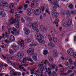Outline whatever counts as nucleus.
I'll return each mask as SVG.
<instances>
[{"label": "nucleus", "mask_w": 76, "mask_h": 76, "mask_svg": "<svg viewBox=\"0 0 76 76\" xmlns=\"http://www.w3.org/2000/svg\"><path fill=\"white\" fill-rule=\"evenodd\" d=\"M61 15L62 16L65 15V12H62L61 14Z\"/></svg>", "instance_id": "nucleus-60"}, {"label": "nucleus", "mask_w": 76, "mask_h": 76, "mask_svg": "<svg viewBox=\"0 0 76 76\" xmlns=\"http://www.w3.org/2000/svg\"><path fill=\"white\" fill-rule=\"evenodd\" d=\"M2 56L3 58H4V59H6V57L5 56L3 55H2Z\"/></svg>", "instance_id": "nucleus-58"}, {"label": "nucleus", "mask_w": 76, "mask_h": 76, "mask_svg": "<svg viewBox=\"0 0 76 76\" xmlns=\"http://www.w3.org/2000/svg\"><path fill=\"white\" fill-rule=\"evenodd\" d=\"M69 61L70 63V64L72 65V63L73 62V61H72V58H70L69 59Z\"/></svg>", "instance_id": "nucleus-37"}, {"label": "nucleus", "mask_w": 76, "mask_h": 76, "mask_svg": "<svg viewBox=\"0 0 76 76\" xmlns=\"http://www.w3.org/2000/svg\"><path fill=\"white\" fill-rule=\"evenodd\" d=\"M30 45L31 46H33V47H35V46H37V45H38V43L36 42H34L31 43Z\"/></svg>", "instance_id": "nucleus-22"}, {"label": "nucleus", "mask_w": 76, "mask_h": 76, "mask_svg": "<svg viewBox=\"0 0 76 76\" xmlns=\"http://www.w3.org/2000/svg\"><path fill=\"white\" fill-rule=\"evenodd\" d=\"M13 12H14V10L13 9H12L10 11V12L11 13H13Z\"/></svg>", "instance_id": "nucleus-56"}, {"label": "nucleus", "mask_w": 76, "mask_h": 76, "mask_svg": "<svg viewBox=\"0 0 76 76\" xmlns=\"http://www.w3.org/2000/svg\"><path fill=\"white\" fill-rule=\"evenodd\" d=\"M49 60L50 61V62H52V61H53V58L52 57H50L49 58Z\"/></svg>", "instance_id": "nucleus-40"}, {"label": "nucleus", "mask_w": 76, "mask_h": 76, "mask_svg": "<svg viewBox=\"0 0 76 76\" xmlns=\"http://www.w3.org/2000/svg\"><path fill=\"white\" fill-rule=\"evenodd\" d=\"M71 66H68L66 67V69L67 70H70Z\"/></svg>", "instance_id": "nucleus-52"}, {"label": "nucleus", "mask_w": 76, "mask_h": 76, "mask_svg": "<svg viewBox=\"0 0 76 76\" xmlns=\"http://www.w3.org/2000/svg\"><path fill=\"white\" fill-rule=\"evenodd\" d=\"M31 55H30V56L28 58H23V60L22 62H21V64H22V65H25L26 64V61H27L28 60V61H33V60L32 59V58H31Z\"/></svg>", "instance_id": "nucleus-5"}, {"label": "nucleus", "mask_w": 76, "mask_h": 76, "mask_svg": "<svg viewBox=\"0 0 76 76\" xmlns=\"http://www.w3.org/2000/svg\"><path fill=\"white\" fill-rule=\"evenodd\" d=\"M53 41L55 42H57V39L56 38L53 37Z\"/></svg>", "instance_id": "nucleus-34"}, {"label": "nucleus", "mask_w": 76, "mask_h": 76, "mask_svg": "<svg viewBox=\"0 0 76 76\" xmlns=\"http://www.w3.org/2000/svg\"><path fill=\"white\" fill-rule=\"evenodd\" d=\"M42 12H44V10H45V8L44 7H42Z\"/></svg>", "instance_id": "nucleus-53"}, {"label": "nucleus", "mask_w": 76, "mask_h": 76, "mask_svg": "<svg viewBox=\"0 0 76 76\" xmlns=\"http://www.w3.org/2000/svg\"><path fill=\"white\" fill-rule=\"evenodd\" d=\"M70 9H73V5L72 4H70L68 6Z\"/></svg>", "instance_id": "nucleus-31"}, {"label": "nucleus", "mask_w": 76, "mask_h": 76, "mask_svg": "<svg viewBox=\"0 0 76 76\" xmlns=\"http://www.w3.org/2000/svg\"><path fill=\"white\" fill-rule=\"evenodd\" d=\"M63 68H61L60 69H59L58 71L62 73V72H63Z\"/></svg>", "instance_id": "nucleus-42"}, {"label": "nucleus", "mask_w": 76, "mask_h": 76, "mask_svg": "<svg viewBox=\"0 0 76 76\" xmlns=\"http://www.w3.org/2000/svg\"><path fill=\"white\" fill-rule=\"evenodd\" d=\"M43 73H44V71H41V74H40V76H43Z\"/></svg>", "instance_id": "nucleus-55"}, {"label": "nucleus", "mask_w": 76, "mask_h": 76, "mask_svg": "<svg viewBox=\"0 0 76 76\" xmlns=\"http://www.w3.org/2000/svg\"><path fill=\"white\" fill-rule=\"evenodd\" d=\"M24 30L25 31V33L26 35H28L30 33V30L28 29H27L26 28L24 27Z\"/></svg>", "instance_id": "nucleus-15"}, {"label": "nucleus", "mask_w": 76, "mask_h": 76, "mask_svg": "<svg viewBox=\"0 0 76 76\" xmlns=\"http://www.w3.org/2000/svg\"><path fill=\"white\" fill-rule=\"evenodd\" d=\"M32 10V9L31 8H29L27 9V13L28 15V16H31V11Z\"/></svg>", "instance_id": "nucleus-17"}, {"label": "nucleus", "mask_w": 76, "mask_h": 76, "mask_svg": "<svg viewBox=\"0 0 76 76\" xmlns=\"http://www.w3.org/2000/svg\"><path fill=\"white\" fill-rule=\"evenodd\" d=\"M38 66L39 67H41L40 68L41 71H44V70H46L47 72H48V69L45 66H44L43 64H39Z\"/></svg>", "instance_id": "nucleus-7"}, {"label": "nucleus", "mask_w": 76, "mask_h": 76, "mask_svg": "<svg viewBox=\"0 0 76 76\" xmlns=\"http://www.w3.org/2000/svg\"><path fill=\"white\" fill-rule=\"evenodd\" d=\"M25 42L26 43H29V42H31V38H27L25 40Z\"/></svg>", "instance_id": "nucleus-20"}, {"label": "nucleus", "mask_w": 76, "mask_h": 76, "mask_svg": "<svg viewBox=\"0 0 76 76\" xmlns=\"http://www.w3.org/2000/svg\"><path fill=\"white\" fill-rule=\"evenodd\" d=\"M66 24L64 23V24L63 26L64 27H67V26H70L72 23V21L71 20H69L66 22Z\"/></svg>", "instance_id": "nucleus-11"}, {"label": "nucleus", "mask_w": 76, "mask_h": 76, "mask_svg": "<svg viewBox=\"0 0 76 76\" xmlns=\"http://www.w3.org/2000/svg\"><path fill=\"white\" fill-rule=\"evenodd\" d=\"M49 39L50 41H51L52 40H53V37H52L49 36H48Z\"/></svg>", "instance_id": "nucleus-33"}, {"label": "nucleus", "mask_w": 76, "mask_h": 76, "mask_svg": "<svg viewBox=\"0 0 76 76\" xmlns=\"http://www.w3.org/2000/svg\"><path fill=\"white\" fill-rule=\"evenodd\" d=\"M21 21L22 22V23H23V22H25V20H23V19L22 18L21 20Z\"/></svg>", "instance_id": "nucleus-61"}, {"label": "nucleus", "mask_w": 76, "mask_h": 76, "mask_svg": "<svg viewBox=\"0 0 76 76\" xmlns=\"http://www.w3.org/2000/svg\"><path fill=\"white\" fill-rule=\"evenodd\" d=\"M27 7H28V5L27 4L24 5V7H25V8H27Z\"/></svg>", "instance_id": "nucleus-62"}, {"label": "nucleus", "mask_w": 76, "mask_h": 76, "mask_svg": "<svg viewBox=\"0 0 76 76\" xmlns=\"http://www.w3.org/2000/svg\"><path fill=\"white\" fill-rule=\"evenodd\" d=\"M74 65L75 66V67H76V61H75L74 64Z\"/></svg>", "instance_id": "nucleus-63"}, {"label": "nucleus", "mask_w": 76, "mask_h": 76, "mask_svg": "<svg viewBox=\"0 0 76 76\" xmlns=\"http://www.w3.org/2000/svg\"><path fill=\"white\" fill-rule=\"evenodd\" d=\"M36 39L39 43H42L44 41V37L41 34L39 33H37L36 34Z\"/></svg>", "instance_id": "nucleus-3"}, {"label": "nucleus", "mask_w": 76, "mask_h": 76, "mask_svg": "<svg viewBox=\"0 0 76 76\" xmlns=\"http://www.w3.org/2000/svg\"><path fill=\"white\" fill-rule=\"evenodd\" d=\"M52 74L53 76H57V73L56 72L54 71H53L52 72Z\"/></svg>", "instance_id": "nucleus-32"}, {"label": "nucleus", "mask_w": 76, "mask_h": 76, "mask_svg": "<svg viewBox=\"0 0 76 76\" xmlns=\"http://www.w3.org/2000/svg\"><path fill=\"white\" fill-rule=\"evenodd\" d=\"M48 46L49 47H55V45L53 42H50L48 43Z\"/></svg>", "instance_id": "nucleus-19"}, {"label": "nucleus", "mask_w": 76, "mask_h": 76, "mask_svg": "<svg viewBox=\"0 0 76 76\" xmlns=\"http://www.w3.org/2000/svg\"><path fill=\"white\" fill-rule=\"evenodd\" d=\"M28 26L30 28L32 27L33 29L37 32H39V30L38 29V25L36 23H30L28 24Z\"/></svg>", "instance_id": "nucleus-4"}, {"label": "nucleus", "mask_w": 76, "mask_h": 76, "mask_svg": "<svg viewBox=\"0 0 76 76\" xmlns=\"http://www.w3.org/2000/svg\"><path fill=\"white\" fill-rule=\"evenodd\" d=\"M9 52L11 54H13V51L11 49L9 50Z\"/></svg>", "instance_id": "nucleus-39"}, {"label": "nucleus", "mask_w": 76, "mask_h": 76, "mask_svg": "<svg viewBox=\"0 0 76 76\" xmlns=\"http://www.w3.org/2000/svg\"><path fill=\"white\" fill-rule=\"evenodd\" d=\"M20 15L19 14H16L15 16V19H13V18H12L9 20V22L11 23V24H13L14 23H17V24H16V28H19V21L20 20Z\"/></svg>", "instance_id": "nucleus-1"}, {"label": "nucleus", "mask_w": 76, "mask_h": 76, "mask_svg": "<svg viewBox=\"0 0 76 76\" xmlns=\"http://www.w3.org/2000/svg\"><path fill=\"white\" fill-rule=\"evenodd\" d=\"M65 47H66V48H69V47H70V46L69 44H66L65 45Z\"/></svg>", "instance_id": "nucleus-50"}, {"label": "nucleus", "mask_w": 76, "mask_h": 76, "mask_svg": "<svg viewBox=\"0 0 76 76\" xmlns=\"http://www.w3.org/2000/svg\"><path fill=\"white\" fill-rule=\"evenodd\" d=\"M72 56L76 58V52H74V55H73V56Z\"/></svg>", "instance_id": "nucleus-48"}, {"label": "nucleus", "mask_w": 76, "mask_h": 76, "mask_svg": "<svg viewBox=\"0 0 76 76\" xmlns=\"http://www.w3.org/2000/svg\"><path fill=\"white\" fill-rule=\"evenodd\" d=\"M53 4L55 6L53 7V10L52 11V15L53 17H56L57 18L58 16V13L57 12V11L55 10L57 7H59V5L57 4V0H54L53 1Z\"/></svg>", "instance_id": "nucleus-2"}, {"label": "nucleus", "mask_w": 76, "mask_h": 76, "mask_svg": "<svg viewBox=\"0 0 76 76\" xmlns=\"http://www.w3.org/2000/svg\"><path fill=\"white\" fill-rule=\"evenodd\" d=\"M22 7L21 6H20L18 7V10H20V9H22Z\"/></svg>", "instance_id": "nucleus-59"}, {"label": "nucleus", "mask_w": 76, "mask_h": 76, "mask_svg": "<svg viewBox=\"0 0 76 76\" xmlns=\"http://www.w3.org/2000/svg\"><path fill=\"white\" fill-rule=\"evenodd\" d=\"M3 66V64L2 63H0V67H2Z\"/></svg>", "instance_id": "nucleus-54"}, {"label": "nucleus", "mask_w": 76, "mask_h": 76, "mask_svg": "<svg viewBox=\"0 0 76 76\" xmlns=\"http://www.w3.org/2000/svg\"><path fill=\"white\" fill-rule=\"evenodd\" d=\"M24 19L26 21H31V18L28 16H25L24 17Z\"/></svg>", "instance_id": "nucleus-21"}, {"label": "nucleus", "mask_w": 76, "mask_h": 76, "mask_svg": "<svg viewBox=\"0 0 76 76\" xmlns=\"http://www.w3.org/2000/svg\"><path fill=\"white\" fill-rule=\"evenodd\" d=\"M12 75L14 76H16L17 75V72H14Z\"/></svg>", "instance_id": "nucleus-47"}, {"label": "nucleus", "mask_w": 76, "mask_h": 76, "mask_svg": "<svg viewBox=\"0 0 76 76\" xmlns=\"http://www.w3.org/2000/svg\"><path fill=\"white\" fill-rule=\"evenodd\" d=\"M0 6L3 7H6L9 6V4L7 2H0Z\"/></svg>", "instance_id": "nucleus-8"}, {"label": "nucleus", "mask_w": 76, "mask_h": 76, "mask_svg": "<svg viewBox=\"0 0 76 76\" xmlns=\"http://www.w3.org/2000/svg\"><path fill=\"white\" fill-rule=\"evenodd\" d=\"M45 27H44V26H41V27H40V29H41V30H42V31L43 30V29Z\"/></svg>", "instance_id": "nucleus-46"}, {"label": "nucleus", "mask_w": 76, "mask_h": 76, "mask_svg": "<svg viewBox=\"0 0 76 76\" xmlns=\"http://www.w3.org/2000/svg\"><path fill=\"white\" fill-rule=\"evenodd\" d=\"M11 48H13L15 51H18L19 50V46L16 45L14 44L11 46Z\"/></svg>", "instance_id": "nucleus-14"}, {"label": "nucleus", "mask_w": 76, "mask_h": 76, "mask_svg": "<svg viewBox=\"0 0 76 76\" xmlns=\"http://www.w3.org/2000/svg\"><path fill=\"white\" fill-rule=\"evenodd\" d=\"M56 66V65H53L50 66V68L51 69H54L55 68V67Z\"/></svg>", "instance_id": "nucleus-36"}, {"label": "nucleus", "mask_w": 76, "mask_h": 76, "mask_svg": "<svg viewBox=\"0 0 76 76\" xmlns=\"http://www.w3.org/2000/svg\"><path fill=\"white\" fill-rule=\"evenodd\" d=\"M12 64L14 66H18V65H19V63L18 62H14L12 63Z\"/></svg>", "instance_id": "nucleus-28"}, {"label": "nucleus", "mask_w": 76, "mask_h": 76, "mask_svg": "<svg viewBox=\"0 0 76 76\" xmlns=\"http://www.w3.org/2000/svg\"><path fill=\"white\" fill-rule=\"evenodd\" d=\"M51 71H50L48 72V75H49V76H51Z\"/></svg>", "instance_id": "nucleus-51"}, {"label": "nucleus", "mask_w": 76, "mask_h": 76, "mask_svg": "<svg viewBox=\"0 0 76 76\" xmlns=\"http://www.w3.org/2000/svg\"><path fill=\"white\" fill-rule=\"evenodd\" d=\"M38 3H37V0H34L32 2L31 4V7H34L35 8L36 6H37Z\"/></svg>", "instance_id": "nucleus-10"}, {"label": "nucleus", "mask_w": 76, "mask_h": 76, "mask_svg": "<svg viewBox=\"0 0 76 76\" xmlns=\"http://www.w3.org/2000/svg\"><path fill=\"white\" fill-rule=\"evenodd\" d=\"M48 51L47 50H45L43 52V54L45 56V55H47V54H48Z\"/></svg>", "instance_id": "nucleus-26"}, {"label": "nucleus", "mask_w": 76, "mask_h": 76, "mask_svg": "<svg viewBox=\"0 0 76 76\" xmlns=\"http://www.w3.org/2000/svg\"><path fill=\"white\" fill-rule=\"evenodd\" d=\"M36 70H37V69L35 68H34L33 69H31L30 70V71L31 72H36Z\"/></svg>", "instance_id": "nucleus-44"}, {"label": "nucleus", "mask_w": 76, "mask_h": 76, "mask_svg": "<svg viewBox=\"0 0 76 76\" xmlns=\"http://www.w3.org/2000/svg\"><path fill=\"white\" fill-rule=\"evenodd\" d=\"M49 8L48 9H47L46 10V13H48L49 15H50V11H49Z\"/></svg>", "instance_id": "nucleus-38"}, {"label": "nucleus", "mask_w": 76, "mask_h": 76, "mask_svg": "<svg viewBox=\"0 0 76 76\" xmlns=\"http://www.w3.org/2000/svg\"><path fill=\"white\" fill-rule=\"evenodd\" d=\"M47 63H48V61L47 60H45V62H44V64H46Z\"/></svg>", "instance_id": "nucleus-43"}, {"label": "nucleus", "mask_w": 76, "mask_h": 76, "mask_svg": "<svg viewBox=\"0 0 76 76\" xmlns=\"http://www.w3.org/2000/svg\"><path fill=\"white\" fill-rule=\"evenodd\" d=\"M10 40L12 41H14L15 39V37L13 35H11L10 36Z\"/></svg>", "instance_id": "nucleus-23"}, {"label": "nucleus", "mask_w": 76, "mask_h": 76, "mask_svg": "<svg viewBox=\"0 0 76 76\" xmlns=\"http://www.w3.org/2000/svg\"><path fill=\"white\" fill-rule=\"evenodd\" d=\"M23 42H24L23 40H21V41H18V44L19 45H20L21 46V47H22V46H23V45L25 44H24V43H23Z\"/></svg>", "instance_id": "nucleus-18"}, {"label": "nucleus", "mask_w": 76, "mask_h": 76, "mask_svg": "<svg viewBox=\"0 0 76 76\" xmlns=\"http://www.w3.org/2000/svg\"><path fill=\"white\" fill-rule=\"evenodd\" d=\"M64 64L65 66H69V65H70V63H69V62H65L64 63Z\"/></svg>", "instance_id": "nucleus-35"}, {"label": "nucleus", "mask_w": 76, "mask_h": 76, "mask_svg": "<svg viewBox=\"0 0 76 76\" xmlns=\"http://www.w3.org/2000/svg\"><path fill=\"white\" fill-rule=\"evenodd\" d=\"M41 12V8H39L37 10H34V14L37 15H39Z\"/></svg>", "instance_id": "nucleus-12"}, {"label": "nucleus", "mask_w": 76, "mask_h": 76, "mask_svg": "<svg viewBox=\"0 0 76 76\" xmlns=\"http://www.w3.org/2000/svg\"><path fill=\"white\" fill-rule=\"evenodd\" d=\"M42 31H43L44 32L45 31H47V28H46L45 27H44V28H43L42 30Z\"/></svg>", "instance_id": "nucleus-49"}, {"label": "nucleus", "mask_w": 76, "mask_h": 76, "mask_svg": "<svg viewBox=\"0 0 76 76\" xmlns=\"http://www.w3.org/2000/svg\"><path fill=\"white\" fill-rule=\"evenodd\" d=\"M14 72H15V70H12L10 72V74L11 75L10 76H13L12 75L13 73H14Z\"/></svg>", "instance_id": "nucleus-29"}, {"label": "nucleus", "mask_w": 76, "mask_h": 76, "mask_svg": "<svg viewBox=\"0 0 76 76\" xmlns=\"http://www.w3.org/2000/svg\"><path fill=\"white\" fill-rule=\"evenodd\" d=\"M17 75H21V73L20 72H17Z\"/></svg>", "instance_id": "nucleus-64"}, {"label": "nucleus", "mask_w": 76, "mask_h": 76, "mask_svg": "<svg viewBox=\"0 0 76 76\" xmlns=\"http://www.w3.org/2000/svg\"><path fill=\"white\" fill-rule=\"evenodd\" d=\"M6 13L4 12H2L1 13V15L2 17H4V16H6Z\"/></svg>", "instance_id": "nucleus-25"}, {"label": "nucleus", "mask_w": 76, "mask_h": 76, "mask_svg": "<svg viewBox=\"0 0 76 76\" xmlns=\"http://www.w3.org/2000/svg\"><path fill=\"white\" fill-rule=\"evenodd\" d=\"M11 58H12L11 56L10 55H8V57H7V60H10V59H11Z\"/></svg>", "instance_id": "nucleus-41"}, {"label": "nucleus", "mask_w": 76, "mask_h": 76, "mask_svg": "<svg viewBox=\"0 0 76 76\" xmlns=\"http://www.w3.org/2000/svg\"><path fill=\"white\" fill-rule=\"evenodd\" d=\"M7 63H8V64H10V65H11L12 63L9 61H7Z\"/></svg>", "instance_id": "nucleus-45"}, {"label": "nucleus", "mask_w": 76, "mask_h": 76, "mask_svg": "<svg viewBox=\"0 0 76 76\" xmlns=\"http://www.w3.org/2000/svg\"><path fill=\"white\" fill-rule=\"evenodd\" d=\"M31 56L30 58L32 56V58L34 60V61H37V60L38 59L37 58V53H32V54L31 55Z\"/></svg>", "instance_id": "nucleus-9"}, {"label": "nucleus", "mask_w": 76, "mask_h": 76, "mask_svg": "<svg viewBox=\"0 0 76 76\" xmlns=\"http://www.w3.org/2000/svg\"><path fill=\"white\" fill-rule=\"evenodd\" d=\"M53 55L54 57H56L57 56V50H55L53 52Z\"/></svg>", "instance_id": "nucleus-27"}, {"label": "nucleus", "mask_w": 76, "mask_h": 76, "mask_svg": "<svg viewBox=\"0 0 76 76\" xmlns=\"http://www.w3.org/2000/svg\"><path fill=\"white\" fill-rule=\"evenodd\" d=\"M75 66H73L72 67L71 66V70H73L74 69V68H75Z\"/></svg>", "instance_id": "nucleus-57"}, {"label": "nucleus", "mask_w": 76, "mask_h": 76, "mask_svg": "<svg viewBox=\"0 0 76 76\" xmlns=\"http://www.w3.org/2000/svg\"><path fill=\"white\" fill-rule=\"evenodd\" d=\"M14 4H10V5L9 7V8H10V9H12L13 8V7H14Z\"/></svg>", "instance_id": "nucleus-30"}, {"label": "nucleus", "mask_w": 76, "mask_h": 76, "mask_svg": "<svg viewBox=\"0 0 76 76\" xmlns=\"http://www.w3.org/2000/svg\"><path fill=\"white\" fill-rule=\"evenodd\" d=\"M58 22H59V20L58 19H57L53 23V24H54V25L58 24Z\"/></svg>", "instance_id": "nucleus-24"}, {"label": "nucleus", "mask_w": 76, "mask_h": 76, "mask_svg": "<svg viewBox=\"0 0 76 76\" xmlns=\"http://www.w3.org/2000/svg\"><path fill=\"white\" fill-rule=\"evenodd\" d=\"M67 53L70 55V56H73L74 53L75 52H74V51L72 50V49H70L69 50L67 51Z\"/></svg>", "instance_id": "nucleus-13"}, {"label": "nucleus", "mask_w": 76, "mask_h": 76, "mask_svg": "<svg viewBox=\"0 0 76 76\" xmlns=\"http://www.w3.org/2000/svg\"><path fill=\"white\" fill-rule=\"evenodd\" d=\"M16 56L18 59H22L24 56V53L23 52H18Z\"/></svg>", "instance_id": "nucleus-6"}, {"label": "nucleus", "mask_w": 76, "mask_h": 76, "mask_svg": "<svg viewBox=\"0 0 76 76\" xmlns=\"http://www.w3.org/2000/svg\"><path fill=\"white\" fill-rule=\"evenodd\" d=\"M34 51V49L33 48H30L27 50V53L28 54H30V53H33V52Z\"/></svg>", "instance_id": "nucleus-16"}]
</instances>
